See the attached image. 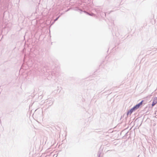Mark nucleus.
Wrapping results in <instances>:
<instances>
[{"instance_id": "39448f33", "label": "nucleus", "mask_w": 157, "mask_h": 157, "mask_svg": "<svg viewBox=\"0 0 157 157\" xmlns=\"http://www.w3.org/2000/svg\"><path fill=\"white\" fill-rule=\"evenodd\" d=\"M129 111H130V112L131 113H132V111H131V110H129Z\"/></svg>"}, {"instance_id": "f03ea898", "label": "nucleus", "mask_w": 157, "mask_h": 157, "mask_svg": "<svg viewBox=\"0 0 157 157\" xmlns=\"http://www.w3.org/2000/svg\"><path fill=\"white\" fill-rule=\"evenodd\" d=\"M157 103V98H154L153 101V102L152 104V106H154Z\"/></svg>"}, {"instance_id": "f257e3e1", "label": "nucleus", "mask_w": 157, "mask_h": 157, "mask_svg": "<svg viewBox=\"0 0 157 157\" xmlns=\"http://www.w3.org/2000/svg\"><path fill=\"white\" fill-rule=\"evenodd\" d=\"M143 101H144L143 100L140 103L136 105L135 106H134L133 107V108H134V109L135 110L138 109L139 108L140 106L142 104Z\"/></svg>"}, {"instance_id": "423d86ee", "label": "nucleus", "mask_w": 157, "mask_h": 157, "mask_svg": "<svg viewBox=\"0 0 157 157\" xmlns=\"http://www.w3.org/2000/svg\"><path fill=\"white\" fill-rule=\"evenodd\" d=\"M156 98H157V97H156Z\"/></svg>"}, {"instance_id": "20e7f679", "label": "nucleus", "mask_w": 157, "mask_h": 157, "mask_svg": "<svg viewBox=\"0 0 157 157\" xmlns=\"http://www.w3.org/2000/svg\"><path fill=\"white\" fill-rule=\"evenodd\" d=\"M130 110L131 111H132V112L135 110L133 107Z\"/></svg>"}, {"instance_id": "7ed1b4c3", "label": "nucleus", "mask_w": 157, "mask_h": 157, "mask_svg": "<svg viewBox=\"0 0 157 157\" xmlns=\"http://www.w3.org/2000/svg\"><path fill=\"white\" fill-rule=\"evenodd\" d=\"M132 114V113H131L130 111H128L127 112V115H131V114Z\"/></svg>"}]
</instances>
